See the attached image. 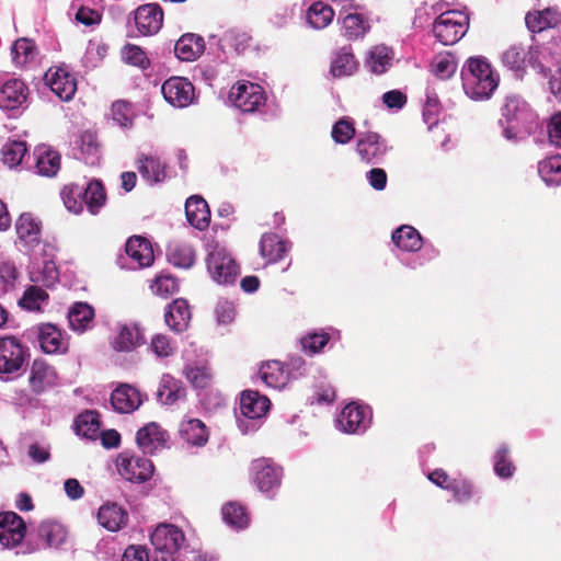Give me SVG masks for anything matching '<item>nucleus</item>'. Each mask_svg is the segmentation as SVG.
I'll list each match as a JSON object with an SVG mask.
<instances>
[{"mask_svg":"<svg viewBox=\"0 0 561 561\" xmlns=\"http://www.w3.org/2000/svg\"><path fill=\"white\" fill-rule=\"evenodd\" d=\"M462 88L472 100L489 99L497 88L491 65L483 57H470L461 68Z\"/></svg>","mask_w":561,"mask_h":561,"instance_id":"nucleus-1","label":"nucleus"},{"mask_svg":"<svg viewBox=\"0 0 561 561\" xmlns=\"http://www.w3.org/2000/svg\"><path fill=\"white\" fill-rule=\"evenodd\" d=\"M30 358L28 347L16 336L0 337V378L11 380L25 370Z\"/></svg>","mask_w":561,"mask_h":561,"instance_id":"nucleus-2","label":"nucleus"},{"mask_svg":"<svg viewBox=\"0 0 561 561\" xmlns=\"http://www.w3.org/2000/svg\"><path fill=\"white\" fill-rule=\"evenodd\" d=\"M185 540L183 530L173 524H159L150 535L154 561H179L176 553Z\"/></svg>","mask_w":561,"mask_h":561,"instance_id":"nucleus-3","label":"nucleus"},{"mask_svg":"<svg viewBox=\"0 0 561 561\" xmlns=\"http://www.w3.org/2000/svg\"><path fill=\"white\" fill-rule=\"evenodd\" d=\"M469 19L460 11L442 13L433 24V33L443 45H454L462 38L468 28Z\"/></svg>","mask_w":561,"mask_h":561,"instance_id":"nucleus-4","label":"nucleus"},{"mask_svg":"<svg viewBox=\"0 0 561 561\" xmlns=\"http://www.w3.org/2000/svg\"><path fill=\"white\" fill-rule=\"evenodd\" d=\"M229 101L243 113H254L265 105L263 88L249 81H239L229 91Z\"/></svg>","mask_w":561,"mask_h":561,"instance_id":"nucleus-5","label":"nucleus"},{"mask_svg":"<svg viewBox=\"0 0 561 561\" xmlns=\"http://www.w3.org/2000/svg\"><path fill=\"white\" fill-rule=\"evenodd\" d=\"M118 473L133 483H144L153 476L154 467L150 459L124 451L117 456Z\"/></svg>","mask_w":561,"mask_h":561,"instance_id":"nucleus-6","label":"nucleus"},{"mask_svg":"<svg viewBox=\"0 0 561 561\" xmlns=\"http://www.w3.org/2000/svg\"><path fill=\"white\" fill-rule=\"evenodd\" d=\"M253 482L263 493H270L279 488L283 470L271 459L259 458L252 461Z\"/></svg>","mask_w":561,"mask_h":561,"instance_id":"nucleus-7","label":"nucleus"},{"mask_svg":"<svg viewBox=\"0 0 561 561\" xmlns=\"http://www.w3.org/2000/svg\"><path fill=\"white\" fill-rule=\"evenodd\" d=\"M164 100L174 107H186L195 99V88L183 77H171L161 87Z\"/></svg>","mask_w":561,"mask_h":561,"instance_id":"nucleus-8","label":"nucleus"},{"mask_svg":"<svg viewBox=\"0 0 561 561\" xmlns=\"http://www.w3.org/2000/svg\"><path fill=\"white\" fill-rule=\"evenodd\" d=\"M44 80L50 90L62 101H70L77 91L75 76L64 67H50Z\"/></svg>","mask_w":561,"mask_h":561,"instance_id":"nucleus-9","label":"nucleus"},{"mask_svg":"<svg viewBox=\"0 0 561 561\" xmlns=\"http://www.w3.org/2000/svg\"><path fill=\"white\" fill-rule=\"evenodd\" d=\"M26 534V525L14 512L0 513V545L13 548L22 542Z\"/></svg>","mask_w":561,"mask_h":561,"instance_id":"nucleus-10","label":"nucleus"},{"mask_svg":"<svg viewBox=\"0 0 561 561\" xmlns=\"http://www.w3.org/2000/svg\"><path fill=\"white\" fill-rule=\"evenodd\" d=\"M388 150L386 141L374 131L363 133L358 136L356 151L362 161L366 163H378Z\"/></svg>","mask_w":561,"mask_h":561,"instance_id":"nucleus-11","label":"nucleus"},{"mask_svg":"<svg viewBox=\"0 0 561 561\" xmlns=\"http://www.w3.org/2000/svg\"><path fill=\"white\" fill-rule=\"evenodd\" d=\"M207 267L218 284H231L236 280L239 266L230 256L221 252H213L207 260Z\"/></svg>","mask_w":561,"mask_h":561,"instance_id":"nucleus-12","label":"nucleus"},{"mask_svg":"<svg viewBox=\"0 0 561 561\" xmlns=\"http://www.w3.org/2000/svg\"><path fill=\"white\" fill-rule=\"evenodd\" d=\"M15 232L24 248L35 249L42 241V222L33 214L23 213L16 219Z\"/></svg>","mask_w":561,"mask_h":561,"instance_id":"nucleus-13","label":"nucleus"},{"mask_svg":"<svg viewBox=\"0 0 561 561\" xmlns=\"http://www.w3.org/2000/svg\"><path fill=\"white\" fill-rule=\"evenodd\" d=\"M134 19L136 27L141 35H153L162 26L163 11L157 3L144 4L135 11Z\"/></svg>","mask_w":561,"mask_h":561,"instance_id":"nucleus-14","label":"nucleus"},{"mask_svg":"<svg viewBox=\"0 0 561 561\" xmlns=\"http://www.w3.org/2000/svg\"><path fill=\"white\" fill-rule=\"evenodd\" d=\"M37 337L42 351L46 354H62L68 351V340L61 330L51 323H42L37 327Z\"/></svg>","mask_w":561,"mask_h":561,"instance_id":"nucleus-15","label":"nucleus"},{"mask_svg":"<svg viewBox=\"0 0 561 561\" xmlns=\"http://www.w3.org/2000/svg\"><path fill=\"white\" fill-rule=\"evenodd\" d=\"M260 254L267 264L282 261L291 248V243L274 232L263 233L260 240Z\"/></svg>","mask_w":561,"mask_h":561,"instance_id":"nucleus-16","label":"nucleus"},{"mask_svg":"<svg viewBox=\"0 0 561 561\" xmlns=\"http://www.w3.org/2000/svg\"><path fill=\"white\" fill-rule=\"evenodd\" d=\"M337 423L341 430L348 434L359 433L366 430L369 420L367 419V411L363 405L352 402L344 407Z\"/></svg>","mask_w":561,"mask_h":561,"instance_id":"nucleus-17","label":"nucleus"},{"mask_svg":"<svg viewBox=\"0 0 561 561\" xmlns=\"http://www.w3.org/2000/svg\"><path fill=\"white\" fill-rule=\"evenodd\" d=\"M271 401L255 390H244L240 397V412L249 420L263 417L270 410Z\"/></svg>","mask_w":561,"mask_h":561,"instance_id":"nucleus-18","label":"nucleus"},{"mask_svg":"<svg viewBox=\"0 0 561 561\" xmlns=\"http://www.w3.org/2000/svg\"><path fill=\"white\" fill-rule=\"evenodd\" d=\"M28 89L20 79H11L0 88V107L16 110L27 100Z\"/></svg>","mask_w":561,"mask_h":561,"instance_id":"nucleus-19","label":"nucleus"},{"mask_svg":"<svg viewBox=\"0 0 561 561\" xmlns=\"http://www.w3.org/2000/svg\"><path fill=\"white\" fill-rule=\"evenodd\" d=\"M98 523L108 531L115 533L124 528L128 523V514L125 508L114 502L104 503L98 511Z\"/></svg>","mask_w":561,"mask_h":561,"instance_id":"nucleus-20","label":"nucleus"},{"mask_svg":"<svg viewBox=\"0 0 561 561\" xmlns=\"http://www.w3.org/2000/svg\"><path fill=\"white\" fill-rule=\"evenodd\" d=\"M142 403L141 396L135 387L123 383L119 385L111 396V404L119 413H131Z\"/></svg>","mask_w":561,"mask_h":561,"instance_id":"nucleus-21","label":"nucleus"},{"mask_svg":"<svg viewBox=\"0 0 561 561\" xmlns=\"http://www.w3.org/2000/svg\"><path fill=\"white\" fill-rule=\"evenodd\" d=\"M56 380L57 374L47 363L42 359H35L32 363L28 382L34 393H43L47 388L53 387Z\"/></svg>","mask_w":561,"mask_h":561,"instance_id":"nucleus-22","label":"nucleus"},{"mask_svg":"<svg viewBox=\"0 0 561 561\" xmlns=\"http://www.w3.org/2000/svg\"><path fill=\"white\" fill-rule=\"evenodd\" d=\"M136 442L144 454H152L167 442V432L156 422H150L138 430Z\"/></svg>","mask_w":561,"mask_h":561,"instance_id":"nucleus-23","label":"nucleus"},{"mask_svg":"<svg viewBox=\"0 0 561 561\" xmlns=\"http://www.w3.org/2000/svg\"><path fill=\"white\" fill-rule=\"evenodd\" d=\"M185 216L188 224L201 231L207 229L210 224L208 204L198 195H193L186 199Z\"/></svg>","mask_w":561,"mask_h":561,"instance_id":"nucleus-24","label":"nucleus"},{"mask_svg":"<svg viewBox=\"0 0 561 561\" xmlns=\"http://www.w3.org/2000/svg\"><path fill=\"white\" fill-rule=\"evenodd\" d=\"M125 252L141 268L152 265L154 261L150 241L141 236L130 237L125 244Z\"/></svg>","mask_w":561,"mask_h":561,"instance_id":"nucleus-25","label":"nucleus"},{"mask_svg":"<svg viewBox=\"0 0 561 561\" xmlns=\"http://www.w3.org/2000/svg\"><path fill=\"white\" fill-rule=\"evenodd\" d=\"M525 23L530 32L540 33L560 25L561 12L552 8L528 12L525 16Z\"/></svg>","mask_w":561,"mask_h":561,"instance_id":"nucleus-26","label":"nucleus"},{"mask_svg":"<svg viewBox=\"0 0 561 561\" xmlns=\"http://www.w3.org/2000/svg\"><path fill=\"white\" fill-rule=\"evenodd\" d=\"M205 49L204 38L193 33L182 35L174 46L175 56L182 61L196 60Z\"/></svg>","mask_w":561,"mask_h":561,"instance_id":"nucleus-27","label":"nucleus"},{"mask_svg":"<svg viewBox=\"0 0 561 561\" xmlns=\"http://www.w3.org/2000/svg\"><path fill=\"white\" fill-rule=\"evenodd\" d=\"M167 325L174 332L184 331L191 320V309L188 302L183 298L173 300L164 314Z\"/></svg>","mask_w":561,"mask_h":561,"instance_id":"nucleus-28","label":"nucleus"},{"mask_svg":"<svg viewBox=\"0 0 561 561\" xmlns=\"http://www.w3.org/2000/svg\"><path fill=\"white\" fill-rule=\"evenodd\" d=\"M263 382L273 389H282L289 380V373L279 360H268L261 365L259 370Z\"/></svg>","mask_w":561,"mask_h":561,"instance_id":"nucleus-29","label":"nucleus"},{"mask_svg":"<svg viewBox=\"0 0 561 561\" xmlns=\"http://www.w3.org/2000/svg\"><path fill=\"white\" fill-rule=\"evenodd\" d=\"M180 435L183 440L192 446H204L209 438L206 425L198 419H190L182 422Z\"/></svg>","mask_w":561,"mask_h":561,"instance_id":"nucleus-30","label":"nucleus"},{"mask_svg":"<svg viewBox=\"0 0 561 561\" xmlns=\"http://www.w3.org/2000/svg\"><path fill=\"white\" fill-rule=\"evenodd\" d=\"M157 397L162 404L172 405L186 397V389L181 380L167 375L162 378Z\"/></svg>","mask_w":561,"mask_h":561,"instance_id":"nucleus-31","label":"nucleus"},{"mask_svg":"<svg viewBox=\"0 0 561 561\" xmlns=\"http://www.w3.org/2000/svg\"><path fill=\"white\" fill-rule=\"evenodd\" d=\"M145 343L144 334L137 324H124L115 339L116 351L129 352Z\"/></svg>","mask_w":561,"mask_h":561,"instance_id":"nucleus-32","label":"nucleus"},{"mask_svg":"<svg viewBox=\"0 0 561 561\" xmlns=\"http://www.w3.org/2000/svg\"><path fill=\"white\" fill-rule=\"evenodd\" d=\"M94 319V309L87 302H76L68 312L70 328L79 333L91 328Z\"/></svg>","mask_w":561,"mask_h":561,"instance_id":"nucleus-33","label":"nucleus"},{"mask_svg":"<svg viewBox=\"0 0 561 561\" xmlns=\"http://www.w3.org/2000/svg\"><path fill=\"white\" fill-rule=\"evenodd\" d=\"M38 174L54 176L60 169V154L47 147H39L36 150V163Z\"/></svg>","mask_w":561,"mask_h":561,"instance_id":"nucleus-34","label":"nucleus"},{"mask_svg":"<svg viewBox=\"0 0 561 561\" xmlns=\"http://www.w3.org/2000/svg\"><path fill=\"white\" fill-rule=\"evenodd\" d=\"M393 243L401 250L415 252L422 248L420 232L411 226H401L392 233Z\"/></svg>","mask_w":561,"mask_h":561,"instance_id":"nucleus-35","label":"nucleus"},{"mask_svg":"<svg viewBox=\"0 0 561 561\" xmlns=\"http://www.w3.org/2000/svg\"><path fill=\"white\" fill-rule=\"evenodd\" d=\"M169 262L181 268H190L195 263V251L187 243L174 242L168 247L167 253Z\"/></svg>","mask_w":561,"mask_h":561,"instance_id":"nucleus-36","label":"nucleus"},{"mask_svg":"<svg viewBox=\"0 0 561 561\" xmlns=\"http://www.w3.org/2000/svg\"><path fill=\"white\" fill-rule=\"evenodd\" d=\"M138 163L139 173L147 181L158 183L165 179V167L159 158L141 154Z\"/></svg>","mask_w":561,"mask_h":561,"instance_id":"nucleus-37","label":"nucleus"},{"mask_svg":"<svg viewBox=\"0 0 561 561\" xmlns=\"http://www.w3.org/2000/svg\"><path fill=\"white\" fill-rule=\"evenodd\" d=\"M306 18L311 27L322 30L332 22L334 10L329 4L317 1L307 10Z\"/></svg>","mask_w":561,"mask_h":561,"instance_id":"nucleus-38","label":"nucleus"},{"mask_svg":"<svg viewBox=\"0 0 561 561\" xmlns=\"http://www.w3.org/2000/svg\"><path fill=\"white\" fill-rule=\"evenodd\" d=\"M84 204L92 215L99 213L100 208L105 204L106 193L101 181L93 180L83 187Z\"/></svg>","mask_w":561,"mask_h":561,"instance_id":"nucleus-39","label":"nucleus"},{"mask_svg":"<svg viewBox=\"0 0 561 561\" xmlns=\"http://www.w3.org/2000/svg\"><path fill=\"white\" fill-rule=\"evenodd\" d=\"M100 420L95 411H85L76 420L75 428L78 435L95 439L100 434Z\"/></svg>","mask_w":561,"mask_h":561,"instance_id":"nucleus-40","label":"nucleus"},{"mask_svg":"<svg viewBox=\"0 0 561 561\" xmlns=\"http://www.w3.org/2000/svg\"><path fill=\"white\" fill-rule=\"evenodd\" d=\"M368 22L359 13H348L342 21L343 35L348 41H355L363 37L369 30Z\"/></svg>","mask_w":561,"mask_h":561,"instance_id":"nucleus-41","label":"nucleus"},{"mask_svg":"<svg viewBox=\"0 0 561 561\" xmlns=\"http://www.w3.org/2000/svg\"><path fill=\"white\" fill-rule=\"evenodd\" d=\"M538 173L549 185L561 183V156H551L538 164Z\"/></svg>","mask_w":561,"mask_h":561,"instance_id":"nucleus-42","label":"nucleus"},{"mask_svg":"<svg viewBox=\"0 0 561 561\" xmlns=\"http://www.w3.org/2000/svg\"><path fill=\"white\" fill-rule=\"evenodd\" d=\"M11 53L14 64L22 67L34 60L36 56V46L32 39L22 37L14 42Z\"/></svg>","mask_w":561,"mask_h":561,"instance_id":"nucleus-43","label":"nucleus"},{"mask_svg":"<svg viewBox=\"0 0 561 561\" xmlns=\"http://www.w3.org/2000/svg\"><path fill=\"white\" fill-rule=\"evenodd\" d=\"M357 69V61L354 55L346 51L344 48L341 49L335 56L331 65V73L335 78L351 76Z\"/></svg>","mask_w":561,"mask_h":561,"instance_id":"nucleus-44","label":"nucleus"},{"mask_svg":"<svg viewBox=\"0 0 561 561\" xmlns=\"http://www.w3.org/2000/svg\"><path fill=\"white\" fill-rule=\"evenodd\" d=\"M187 381L196 389H206L213 382V371L206 366H186L183 370Z\"/></svg>","mask_w":561,"mask_h":561,"instance_id":"nucleus-45","label":"nucleus"},{"mask_svg":"<svg viewBox=\"0 0 561 561\" xmlns=\"http://www.w3.org/2000/svg\"><path fill=\"white\" fill-rule=\"evenodd\" d=\"M83 186L78 184L65 185L61 190V198L67 209L73 214H80L83 210L84 197Z\"/></svg>","mask_w":561,"mask_h":561,"instance_id":"nucleus-46","label":"nucleus"},{"mask_svg":"<svg viewBox=\"0 0 561 561\" xmlns=\"http://www.w3.org/2000/svg\"><path fill=\"white\" fill-rule=\"evenodd\" d=\"M1 152L4 164L9 168L18 167L27 152L26 144L20 140L8 141L3 145Z\"/></svg>","mask_w":561,"mask_h":561,"instance_id":"nucleus-47","label":"nucleus"},{"mask_svg":"<svg viewBox=\"0 0 561 561\" xmlns=\"http://www.w3.org/2000/svg\"><path fill=\"white\" fill-rule=\"evenodd\" d=\"M38 537L47 547H57L65 540V531L55 523H42L38 526Z\"/></svg>","mask_w":561,"mask_h":561,"instance_id":"nucleus-48","label":"nucleus"},{"mask_svg":"<svg viewBox=\"0 0 561 561\" xmlns=\"http://www.w3.org/2000/svg\"><path fill=\"white\" fill-rule=\"evenodd\" d=\"M222 516L226 523L237 528H243L249 523L244 507L238 503H228L222 507Z\"/></svg>","mask_w":561,"mask_h":561,"instance_id":"nucleus-49","label":"nucleus"},{"mask_svg":"<svg viewBox=\"0 0 561 561\" xmlns=\"http://www.w3.org/2000/svg\"><path fill=\"white\" fill-rule=\"evenodd\" d=\"M494 472L502 479L511 478L515 472V466L510 459V450L501 446L494 455Z\"/></svg>","mask_w":561,"mask_h":561,"instance_id":"nucleus-50","label":"nucleus"},{"mask_svg":"<svg viewBox=\"0 0 561 561\" xmlns=\"http://www.w3.org/2000/svg\"><path fill=\"white\" fill-rule=\"evenodd\" d=\"M112 119L121 127L129 128L133 126L134 114L131 105L125 100H117L112 104Z\"/></svg>","mask_w":561,"mask_h":561,"instance_id":"nucleus-51","label":"nucleus"},{"mask_svg":"<svg viewBox=\"0 0 561 561\" xmlns=\"http://www.w3.org/2000/svg\"><path fill=\"white\" fill-rule=\"evenodd\" d=\"M457 70V62L451 55H439L432 62L433 73L442 79H449Z\"/></svg>","mask_w":561,"mask_h":561,"instance_id":"nucleus-52","label":"nucleus"},{"mask_svg":"<svg viewBox=\"0 0 561 561\" xmlns=\"http://www.w3.org/2000/svg\"><path fill=\"white\" fill-rule=\"evenodd\" d=\"M48 299V294L41 287L30 286L20 300V305L30 310L35 311L41 309V305Z\"/></svg>","mask_w":561,"mask_h":561,"instance_id":"nucleus-53","label":"nucleus"},{"mask_svg":"<svg viewBox=\"0 0 561 561\" xmlns=\"http://www.w3.org/2000/svg\"><path fill=\"white\" fill-rule=\"evenodd\" d=\"M151 289L156 295L167 298L179 290V284L172 275L160 274L154 277Z\"/></svg>","mask_w":561,"mask_h":561,"instance_id":"nucleus-54","label":"nucleus"},{"mask_svg":"<svg viewBox=\"0 0 561 561\" xmlns=\"http://www.w3.org/2000/svg\"><path fill=\"white\" fill-rule=\"evenodd\" d=\"M122 56L124 61L141 69H147L150 66V60L146 53L137 45L126 44L122 49Z\"/></svg>","mask_w":561,"mask_h":561,"instance_id":"nucleus-55","label":"nucleus"},{"mask_svg":"<svg viewBox=\"0 0 561 561\" xmlns=\"http://www.w3.org/2000/svg\"><path fill=\"white\" fill-rule=\"evenodd\" d=\"M530 55L533 57L531 51H527L522 46H511L503 54V62L513 70H519L525 66L526 57Z\"/></svg>","mask_w":561,"mask_h":561,"instance_id":"nucleus-56","label":"nucleus"},{"mask_svg":"<svg viewBox=\"0 0 561 561\" xmlns=\"http://www.w3.org/2000/svg\"><path fill=\"white\" fill-rule=\"evenodd\" d=\"M331 136L336 144L345 145L355 136V127L352 122L341 118L333 125Z\"/></svg>","mask_w":561,"mask_h":561,"instance_id":"nucleus-57","label":"nucleus"},{"mask_svg":"<svg viewBox=\"0 0 561 561\" xmlns=\"http://www.w3.org/2000/svg\"><path fill=\"white\" fill-rule=\"evenodd\" d=\"M447 490L453 493L458 503H465L473 496V485L466 479H453Z\"/></svg>","mask_w":561,"mask_h":561,"instance_id":"nucleus-58","label":"nucleus"},{"mask_svg":"<svg viewBox=\"0 0 561 561\" xmlns=\"http://www.w3.org/2000/svg\"><path fill=\"white\" fill-rule=\"evenodd\" d=\"M391 64V57L389 56L386 47H375L370 53L369 65L370 69L376 75L383 73Z\"/></svg>","mask_w":561,"mask_h":561,"instance_id":"nucleus-59","label":"nucleus"},{"mask_svg":"<svg viewBox=\"0 0 561 561\" xmlns=\"http://www.w3.org/2000/svg\"><path fill=\"white\" fill-rule=\"evenodd\" d=\"M59 278L58 268L53 261H44L43 266L37 275L32 276V280L42 283L45 287H51Z\"/></svg>","mask_w":561,"mask_h":561,"instance_id":"nucleus-60","label":"nucleus"},{"mask_svg":"<svg viewBox=\"0 0 561 561\" xmlns=\"http://www.w3.org/2000/svg\"><path fill=\"white\" fill-rule=\"evenodd\" d=\"M330 335L325 332L322 333H309L305 335L300 343L305 351L310 354L319 353L329 343Z\"/></svg>","mask_w":561,"mask_h":561,"instance_id":"nucleus-61","label":"nucleus"},{"mask_svg":"<svg viewBox=\"0 0 561 561\" xmlns=\"http://www.w3.org/2000/svg\"><path fill=\"white\" fill-rule=\"evenodd\" d=\"M151 350L160 357H168L173 354L170 340L163 334H157L151 340Z\"/></svg>","mask_w":561,"mask_h":561,"instance_id":"nucleus-62","label":"nucleus"},{"mask_svg":"<svg viewBox=\"0 0 561 561\" xmlns=\"http://www.w3.org/2000/svg\"><path fill=\"white\" fill-rule=\"evenodd\" d=\"M80 146L82 152L94 154L100 147L96 133L91 129L84 130L80 136Z\"/></svg>","mask_w":561,"mask_h":561,"instance_id":"nucleus-63","label":"nucleus"},{"mask_svg":"<svg viewBox=\"0 0 561 561\" xmlns=\"http://www.w3.org/2000/svg\"><path fill=\"white\" fill-rule=\"evenodd\" d=\"M548 135L553 145L561 147V111L551 116L548 125Z\"/></svg>","mask_w":561,"mask_h":561,"instance_id":"nucleus-64","label":"nucleus"}]
</instances>
